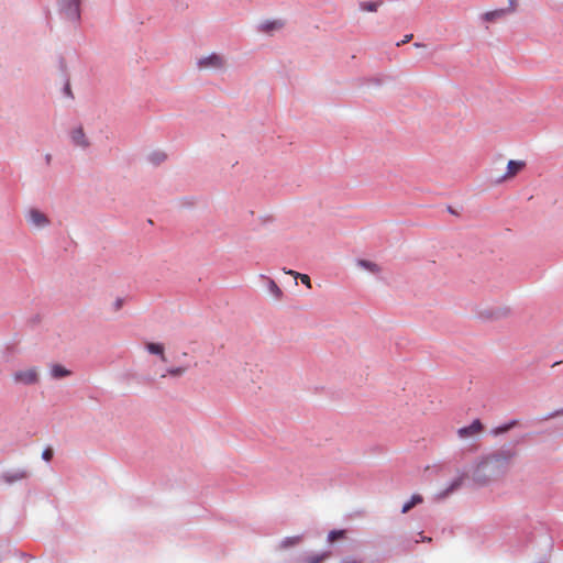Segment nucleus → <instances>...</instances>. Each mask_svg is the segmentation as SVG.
<instances>
[{
  "label": "nucleus",
  "instance_id": "nucleus-1",
  "mask_svg": "<svg viewBox=\"0 0 563 563\" xmlns=\"http://www.w3.org/2000/svg\"><path fill=\"white\" fill-rule=\"evenodd\" d=\"M516 455L514 449L501 446L475 456L466 465L455 467L452 477L437 493V498L444 499L466 484L486 488L503 481L510 472Z\"/></svg>",
  "mask_w": 563,
  "mask_h": 563
},
{
  "label": "nucleus",
  "instance_id": "nucleus-2",
  "mask_svg": "<svg viewBox=\"0 0 563 563\" xmlns=\"http://www.w3.org/2000/svg\"><path fill=\"white\" fill-rule=\"evenodd\" d=\"M153 361L156 367V374L165 377L167 375L178 376L181 375L189 366L180 354H154Z\"/></svg>",
  "mask_w": 563,
  "mask_h": 563
},
{
  "label": "nucleus",
  "instance_id": "nucleus-3",
  "mask_svg": "<svg viewBox=\"0 0 563 563\" xmlns=\"http://www.w3.org/2000/svg\"><path fill=\"white\" fill-rule=\"evenodd\" d=\"M12 379L18 385H35L40 380L38 369L36 367H26L15 371Z\"/></svg>",
  "mask_w": 563,
  "mask_h": 563
},
{
  "label": "nucleus",
  "instance_id": "nucleus-4",
  "mask_svg": "<svg viewBox=\"0 0 563 563\" xmlns=\"http://www.w3.org/2000/svg\"><path fill=\"white\" fill-rule=\"evenodd\" d=\"M483 432V424L478 419L472 421L471 424L459 428L456 434L462 441H470L477 439Z\"/></svg>",
  "mask_w": 563,
  "mask_h": 563
},
{
  "label": "nucleus",
  "instance_id": "nucleus-5",
  "mask_svg": "<svg viewBox=\"0 0 563 563\" xmlns=\"http://www.w3.org/2000/svg\"><path fill=\"white\" fill-rule=\"evenodd\" d=\"M224 58L216 53L199 58L197 63L199 69H220L224 66Z\"/></svg>",
  "mask_w": 563,
  "mask_h": 563
},
{
  "label": "nucleus",
  "instance_id": "nucleus-6",
  "mask_svg": "<svg viewBox=\"0 0 563 563\" xmlns=\"http://www.w3.org/2000/svg\"><path fill=\"white\" fill-rule=\"evenodd\" d=\"M30 477V472L26 468H12L3 472L1 474V479L5 484H14L18 482H22Z\"/></svg>",
  "mask_w": 563,
  "mask_h": 563
},
{
  "label": "nucleus",
  "instance_id": "nucleus-7",
  "mask_svg": "<svg viewBox=\"0 0 563 563\" xmlns=\"http://www.w3.org/2000/svg\"><path fill=\"white\" fill-rule=\"evenodd\" d=\"M79 3L80 0H60V7L66 16L70 20H77L79 18Z\"/></svg>",
  "mask_w": 563,
  "mask_h": 563
},
{
  "label": "nucleus",
  "instance_id": "nucleus-8",
  "mask_svg": "<svg viewBox=\"0 0 563 563\" xmlns=\"http://www.w3.org/2000/svg\"><path fill=\"white\" fill-rule=\"evenodd\" d=\"M526 166L523 161H509L507 164V172L500 177L499 181H506L516 177Z\"/></svg>",
  "mask_w": 563,
  "mask_h": 563
},
{
  "label": "nucleus",
  "instance_id": "nucleus-9",
  "mask_svg": "<svg viewBox=\"0 0 563 563\" xmlns=\"http://www.w3.org/2000/svg\"><path fill=\"white\" fill-rule=\"evenodd\" d=\"M27 220L32 225L36 228H44L49 223L47 217L37 209H31L29 211Z\"/></svg>",
  "mask_w": 563,
  "mask_h": 563
},
{
  "label": "nucleus",
  "instance_id": "nucleus-10",
  "mask_svg": "<svg viewBox=\"0 0 563 563\" xmlns=\"http://www.w3.org/2000/svg\"><path fill=\"white\" fill-rule=\"evenodd\" d=\"M71 374V369L66 367L63 364L53 363L49 365V375L54 379H60L69 376Z\"/></svg>",
  "mask_w": 563,
  "mask_h": 563
},
{
  "label": "nucleus",
  "instance_id": "nucleus-11",
  "mask_svg": "<svg viewBox=\"0 0 563 563\" xmlns=\"http://www.w3.org/2000/svg\"><path fill=\"white\" fill-rule=\"evenodd\" d=\"M71 140L75 143V145H77V146H80V147H84V148L89 146V142H88L87 137H86V134H85L82 128H76L71 132Z\"/></svg>",
  "mask_w": 563,
  "mask_h": 563
},
{
  "label": "nucleus",
  "instance_id": "nucleus-12",
  "mask_svg": "<svg viewBox=\"0 0 563 563\" xmlns=\"http://www.w3.org/2000/svg\"><path fill=\"white\" fill-rule=\"evenodd\" d=\"M301 541H302V536H300V534L285 537L279 541L278 549L286 550V549L298 545L299 543H301Z\"/></svg>",
  "mask_w": 563,
  "mask_h": 563
},
{
  "label": "nucleus",
  "instance_id": "nucleus-13",
  "mask_svg": "<svg viewBox=\"0 0 563 563\" xmlns=\"http://www.w3.org/2000/svg\"><path fill=\"white\" fill-rule=\"evenodd\" d=\"M284 23L280 20L265 21L261 24L260 30L265 33H272L283 29Z\"/></svg>",
  "mask_w": 563,
  "mask_h": 563
},
{
  "label": "nucleus",
  "instance_id": "nucleus-14",
  "mask_svg": "<svg viewBox=\"0 0 563 563\" xmlns=\"http://www.w3.org/2000/svg\"><path fill=\"white\" fill-rule=\"evenodd\" d=\"M506 13H507L506 9H497V10L488 11L483 14V20L486 22H494L496 20L504 18Z\"/></svg>",
  "mask_w": 563,
  "mask_h": 563
},
{
  "label": "nucleus",
  "instance_id": "nucleus-15",
  "mask_svg": "<svg viewBox=\"0 0 563 563\" xmlns=\"http://www.w3.org/2000/svg\"><path fill=\"white\" fill-rule=\"evenodd\" d=\"M422 496L415 494L401 507V512L407 514L411 508L422 503Z\"/></svg>",
  "mask_w": 563,
  "mask_h": 563
},
{
  "label": "nucleus",
  "instance_id": "nucleus-16",
  "mask_svg": "<svg viewBox=\"0 0 563 563\" xmlns=\"http://www.w3.org/2000/svg\"><path fill=\"white\" fill-rule=\"evenodd\" d=\"M357 266L373 273V274H378L380 273L382 268L378 264L374 263V262H371V261H367V260H358L356 262Z\"/></svg>",
  "mask_w": 563,
  "mask_h": 563
},
{
  "label": "nucleus",
  "instance_id": "nucleus-17",
  "mask_svg": "<svg viewBox=\"0 0 563 563\" xmlns=\"http://www.w3.org/2000/svg\"><path fill=\"white\" fill-rule=\"evenodd\" d=\"M268 291L275 299L279 300L283 298V290L273 279H268Z\"/></svg>",
  "mask_w": 563,
  "mask_h": 563
},
{
  "label": "nucleus",
  "instance_id": "nucleus-18",
  "mask_svg": "<svg viewBox=\"0 0 563 563\" xmlns=\"http://www.w3.org/2000/svg\"><path fill=\"white\" fill-rule=\"evenodd\" d=\"M516 424H517V421L512 420L503 426L495 428L492 432L494 435H499V434L506 433L507 431L512 429Z\"/></svg>",
  "mask_w": 563,
  "mask_h": 563
},
{
  "label": "nucleus",
  "instance_id": "nucleus-19",
  "mask_svg": "<svg viewBox=\"0 0 563 563\" xmlns=\"http://www.w3.org/2000/svg\"><path fill=\"white\" fill-rule=\"evenodd\" d=\"M329 556V553H317L311 554L307 556L302 563H321L323 560H325Z\"/></svg>",
  "mask_w": 563,
  "mask_h": 563
},
{
  "label": "nucleus",
  "instance_id": "nucleus-20",
  "mask_svg": "<svg viewBox=\"0 0 563 563\" xmlns=\"http://www.w3.org/2000/svg\"><path fill=\"white\" fill-rule=\"evenodd\" d=\"M382 2L366 1L361 3V9L367 12H376Z\"/></svg>",
  "mask_w": 563,
  "mask_h": 563
},
{
  "label": "nucleus",
  "instance_id": "nucleus-21",
  "mask_svg": "<svg viewBox=\"0 0 563 563\" xmlns=\"http://www.w3.org/2000/svg\"><path fill=\"white\" fill-rule=\"evenodd\" d=\"M344 537V530H332L328 533V542L333 543L338 539H342Z\"/></svg>",
  "mask_w": 563,
  "mask_h": 563
},
{
  "label": "nucleus",
  "instance_id": "nucleus-22",
  "mask_svg": "<svg viewBox=\"0 0 563 563\" xmlns=\"http://www.w3.org/2000/svg\"><path fill=\"white\" fill-rule=\"evenodd\" d=\"M288 274L298 276L302 284H305L308 288H311V280H310V277L308 275L295 273L292 271H289Z\"/></svg>",
  "mask_w": 563,
  "mask_h": 563
},
{
  "label": "nucleus",
  "instance_id": "nucleus-23",
  "mask_svg": "<svg viewBox=\"0 0 563 563\" xmlns=\"http://www.w3.org/2000/svg\"><path fill=\"white\" fill-rule=\"evenodd\" d=\"M147 352L154 353V352H164L165 346L159 343H148L146 345Z\"/></svg>",
  "mask_w": 563,
  "mask_h": 563
},
{
  "label": "nucleus",
  "instance_id": "nucleus-24",
  "mask_svg": "<svg viewBox=\"0 0 563 563\" xmlns=\"http://www.w3.org/2000/svg\"><path fill=\"white\" fill-rule=\"evenodd\" d=\"M165 159V154L164 153H156L152 156V161L155 163V164H158L161 162H163Z\"/></svg>",
  "mask_w": 563,
  "mask_h": 563
},
{
  "label": "nucleus",
  "instance_id": "nucleus-25",
  "mask_svg": "<svg viewBox=\"0 0 563 563\" xmlns=\"http://www.w3.org/2000/svg\"><path fill=\"white\" fill-rule=\"evenodd\" d=\"M52 456H53V452L49 449L44 450L43 453H42V459L44 461L48 462L52 459Z\"/></svg>",
  "mask_w": 563,
  "mask_h": 563
},
{
  "label": "nucleus",
  "instance_id": "nucleus-26",
  "mask_svg": "<svg viewBox=\"0 0 563 563\" xmlns=\"http://www.w3.org/2000/svg\"><path fill=\"white\" fill-rule=\"evenodd\" d=\"M508 2H509V7H508V9H506L507 12L516 11V9H517V0H508Z\"/></svg>",
  "mask_w": 563,
  "mask_h": 563
},
{
  "label": "nucleus",
  "instance_id": "nucleus-27",
  "mask_svg": "<svg viewBox=\"0 0 563 563\" xmlns=\"http://www.w3.org/2000/svg\"><path fill=\"white\" fill-rule=\"evenodd\" d=\"M411 38H412V34H407L401 42L397 43V46L408 43Z\"/></svg>",
  "mask_w": 563,
  "mask_h": 563
},
{
  "label": "nucleus",
  "instance_id": "nucleus-28",
  "mask_svg": "<svg viewBox=\"0 0 563 563\" xmlns=\"http://www.w3.org/2000/svg\"><path fill=\"white\" fill-rule=\"evenodd\" d=\"M341 563H361L358 560L356 559H345L343 560Z\"/></svg>",
  "mask_w": 563,
  "mask_h": 563
},
{
  "label": "nucleus",
  "instance_id": "nucleus-29",
  "mask_svg": "<svg viewBox=\"0 0 563 563\" xmlns=\"http://www.w3.org/2000/svg\"><path fill=\"white\" fill-rule=\"evenodd\" d=\"M122 307V300L121 299H118L115 301V309L119 310L120 308Z\"/></svg>",
  "mask_w": 563,
  "mask_h": 563
},
{
  "label": "nucleus",
  "instance_id": "nucleus-30",
  "mask_svg": "<svg viewBox=\"0 0 563 563\" xmlns=\"http://www.w3.org/2000/svg\"><path fill=\"white\" fill-rule=\"evenodd\" d=\"M415 46H416V47H422L423 45H422V44H420V43H415Z\"/></svg>",
  "mask_w": 563,
  "mask_h": 563
}]
</instances>
